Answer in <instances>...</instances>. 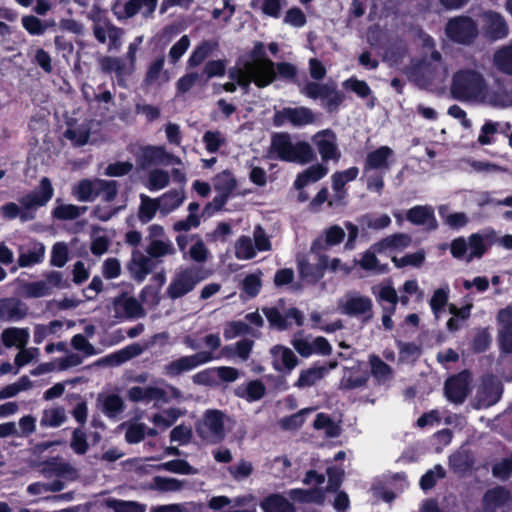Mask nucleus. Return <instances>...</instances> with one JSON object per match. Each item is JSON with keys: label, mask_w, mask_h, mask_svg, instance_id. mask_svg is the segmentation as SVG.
Returning a JSON list of instances; mask_svg holds the SVG:
<instances>
[{"label": "nucleus", "mask_w": 512, "mask_h": 512, "mask_svg": "<svg viewBox=\"0 0 512 512\" xmlns=\"http://www.w3.org/2000/svg\"><path fill=\"white\" fill-rule=\"evenodd\" d=\"M54 189L48 177H43L39 185L18 199L21 207L14 202L1 206V213L7 219L19 218L21 222L32 221L36 218V209L45 206L53 197Z\"/></svg>", "instance_id": "nucleus-1"}, {"label": "nucleus", "mask_w": 512, "mask_h": 512, "mask_svg": "<svg viewBox=\"0 0 512 512\" xmlns=\"http://www.w3.org/2000/svg\"><path fill=\"white\" fill-rule=\"evenodd\" d=\"M483 76L471 69L457 71L452 78L451 94L460 101L476 99L485 90Z\"/></svg>", "instance_id": "nucleus-2"}, {"label": "nucleus", "mask_w": 512, "mask_h": 512, "mask_svg": "<svg viewBox=\"0 0 512 512\" xmlns=\"http://www.w3.org/2000/svg\"><path fill=\"white\" fill-rule=\"evenodd\" d=\"M230 420L218 409H208L202 419L195 424V432L199 438L211 445L222 442L225 438V420Z\"/></svg>", "instance_id": "nucleus-3"}, {"label": "nucleus", "mask_w": 512, "mask_h": 512, "mask_svg": "<svg viewBox=\"0 0 512 512\" xmlns=\"http://www.w3.org/2000/svg\"><path fill=\"white\" fill-rule=\"evenodd\" d=\"M477 23L469 16L460 15L450 18L445 26V34L453 43L472 44L478 36Z\"/></svg>", "instance_id": "nucleus-4"}, {"label": "nucleus", "mask_w": 512, "mask_h": 512, "mask_svg": "<svg viewBox=\"0 0 512 512\" xmlns=\"http://www.w3.org/2000/svg\"><path fill=\"white\" fill-rule=\"evenodd\" d=\"M201 272L202 269L196 266L180 270L167 288L168 297L175 300L193 291L195 286L204 279Z\"/></svg>", "instance_id": "nucleus-5"}, {"label": "nucleus", "mask_w": 512, "mask_h": 512, "mask_svg": "<svg viewBox=\"0 0 512 512\" xmlns=\"http://www.w3.org/2000/svg\"><path fill=\"white\" fill-rule=\"evenodd\" d=\"M181 164L178 156L168 152L164 146L146 145L140 148L136 155V164L140 169H147L152 165Z\"/></svg>", "instance_id": "nucleus-6"}, {"label": "nucleus", "mask_w": 512, "mask_h": 512, "mask_svg": "<svg viewBox=\"0 0 512 512\" xmlns=\"http://www.w3.org/2000/svg\"><path fill=\"white\" fill-rule=\"evenodd\" d=\"M315 120L313 111L305 106L284 107L281 110H276L272 117V123L275 127H282L287 123L294 127H303L313 124Z\"/></svg>", "instance_id": "nucleus-7"}, {"label": "nucleus", "mask_w": 512, "mask_h": 512, "mask_svg": "<svg viewBox=\"0 0 512 512\" xmlns=\"http://www.w3.org/2000/svg\"><path fill=\"white\" fill-rule=\"evenodd\" d=\"M212 352L200 351L193 355L182 356L165 365L164 374L170 378L177 377L184 372L206 364L214 359Z\"/></svg>", "instance_id": "nucleus-8"}, {"label": "nucleus", "mask_w": 512, "mask_h": 512, "mask_svg": "<svg viewBox=\"0 0 512 512\" xmlns=\"http://www.w3.org/2000/svg\"><path fill=\"white\" fill-rule=\"evenodd\" d=\"M340 312L347 316L364 315L365 320L372 318L373 302L370 297L358 292H348L338 303Z\"/></svg>", "instance_id": "nucleus-9"}, {"label": "nucleus", "mask_w": 512, "mask_h": 512, "mask_svg": "<svg viewBox=\"0 0 512 512\" xmlns=\"http://www.w3.org/2000/svg\"><path fill=\"white\" fill-rule=\"evenodd\" d=\"M312 142L316 146L323 162L330 160L338 162L341 158V152L337 145L336 133L330 129L320 130L312 137Z\"/></svg>", "instance_id": "nucleus-10"}, {"label": "nucleus", "mask_w": 512, "mask_h": 512, "mask_svg": "<svg viewBox=\"0 0 512 512\" xmlns=\"http://www.w3.org/2000/svg\"><path fill=\"white\" fill-rule=\"evenodd\" d=\"M470 372L463 370L450 376L444 384L446 398L454 404H462L469 393Z\"/></svg>", "instance_id": "nucleus-11"}, {"label": "nucleus", "mask_w": 512, "mask_h": 512, "mask_svg": "<svg viewBox=\"0 0 512 512\" xmlns=\"http://www.w3.org/2000/svg\"><path fill=\"white\" fill-rule=\"evenodd\" d=\"M114 317L118 320L138 319L145 315L144 308L133 296L122 292L113 299Z\"/></svg>", "instance_id": "nucleus-12"}, {"label": "nucleus", "mask_w": 512, "mask_h": 512, "mask_svg": "<svg viewBox=\"0 0 512 512\" xmlns=\"http://www.w3.org/2000/svg\"><path fill=\"white\" fill-rule=\"evenodd\" d=\"M157 4L158 0H128L123 6V11H118L119 2L117 1L113 4L112 11L118 20H124L134 17L141 8H144L142 14L145 18H149L153 16Z\"/></svg>", "instance_id": "nucleus-13"}, {"label": "nucleus", "mask_w": 512, "mask_h": 512, "mask_svg": "<svg viewBox=\"0 0 512 512\" xmlns=\"http://www.w3.org/2000/svg\"><path fill=\"white\" fill-rule=\"evenodd\" d=\"M483 21V34L487 39L496 41L508 35V25L500 13L495 11L485 12Z\"/></svg>", "instance_id": "nucleus-14"}, {"label": "nucleus", "mask_w": 512, "mask_h": 512, "mask_svg": "<svg viewBox=\"0 0 512 512\" xmlns=\"http://www.w3.org/2000/svg\"><path fill=\"white\" fill-rule=\"evenodd\" d=\"M271 354L273 357V368L284 375L290 374L299 363L295 353L290 348L282 345L274 346L271 349Z\"/></svg>", "instance_id": "nucleus-15"}, {"label": "nucleus", "mask_w": 512, "mask_h": 512, "mask_svg": "<svg viewBox=\"0 0 512 512\" xmlns=\"http://www.w3.org/2000/svg\"><path fill=\"white\" fill-rule=\"evenodd\" d=\"M40 472L47 478L58 477L74 480L78 477L76 469L59 458H52L43 462Z\"/></svg>", "instance_id": "nucleus-16"}, {"label": "nucleus", "mask_w": 512, "mask_h": 512, "mask_svg": "<svg viewBox=\"0 0 512 512\" xmlns=\"http://www.w3.org/2000/svg\"><path fill=\"white\" fill-rule=\"evenodd\" d=\"M251 82L258 88H265L272 84L277 74L275 71V63L271 59H265L264 63H257L250 69Z\"/></svg>", "instance_id": "nucleus-17"}, {"label": "nucleus", "mask_w": 512, "mask_h": 512, "mask_svg": "<svg viewBox=\"0 0 512 512\" xmlns=\"http://www.w3.org/2000/svg\"><path fill=\"white\" fill-rule=\"evenodd\" d=\"M406 220L413 225H427L428 229L435 230L438 223L435 217L434 209L429 205H416L406 212Z\"/></svg>", "instance_id": "nucleus-18"}, {"label": "nucleus", "mask_w": 512, "mask_h": 512, "mask_svg": "<svg viewBox=\"0 0 512 512\" xmlns=\"http://www.w3.org/2000/svg\"><path fill=\"white\" fill-rule=\"evenodd\" d=\"M511 501V493L503 486H497L485 492L482 498L484 512H496Z\"/></svg>", "instance_id": "nucleus-19"}, {"label": "nucleus", "mask_w": 512, "mask_h": 512, "mask_svg": "<svg viewBox=\"0 0 512 512\" xmlns=\"http://www.w3.org/2000/svg\"><path fill=\"white\" fill-rule=\"evenodd\" d=\"M412 238L405 233H395L382 238L372 245V249L378 254L388 250H403L410 246Z\"/></svg>", "instance_id": "nucleus-20"}, {"label": "nucleus", "mask_w": 512, "mask_h": 512, "mask_svg": "<svg viewBox=\"0 0 512 512\" xmlns=\"http://www.w3.org/2000/svg\"><path fill=\"white\" fill-rule=\"evenodd\" d=\"M143 351V348L138 343H132L116 352L98 360L99 364H107L110 366H119L137 356Z\"/></svg>", "instance_id": "nucleus-21"}, {"label": "nucleus", "mask_w": 512, "mask_h": 512, "mask_svg": "<svg viewBox=\"0 0 512 512\" xmlns=\"http://www.w3.org/2000/svg\"><path fill=\"white\" fill-rule=\"evenodd\" d=\"M328 268V257L322 255L316 264H311L308 261H301L298 265L299 274L303 279L312 283H317L323 278L326 269Z\"/></svg>", "instance_id": "nucleus-22"}, {"label": "nucleus", "mask_w": 512, "mask_h": 512, "mask_svg": "<svg viewBox=\"0 0 512 512\" xmlns=\"http://www.w3.org/2000/svg\"><path fill=\"white\" fill-rule=\"evenodd\" d=\"M98 402L101 404V411L109 419H118L125 410V404L122 397L111 393L107 395L100 394Z\"/></svg>", "instance_id": "nucleus-23"}, {"label": "nucleus", "mask_w": 512, "mask_h": 512, "mask_svg": "<svg viewBox=\"0 0 512 512\" xmlns=\"http://www.w3.org/2000/svg\"><path fill=\"white\" fill-rule=\"evenodd\" d=\"M328 171V167L323 164L317 163L311 165L296 176L294 187L297 190H302L309 183H314L321 180L328 174Z\"/></svg>", "instance_id": "nucleus-24"}, {"label": "nucleus", "mask_w": 512, "mask_h": 512, "mask_svg": "<svg viewBox=\"0 0 512 512\" xmlns=\"http://www.w3.org/2000/svg\"><path fill=\"white\" fill-rule=\"evenodd\" d=\"M293 144L288 132L274 133L271 137L270 151L276 154L278 160L288 162Z\"/></svg>", "instance_id": "nucleus-25"}, {"label": "nucleus", "mask_w": 512, "mask_h": 512, "mask_svg": "<svg viewBox=\"0 0 512 512\" xmlns=\"http://www.w3.org/2000/svg\"><path fill=\"white\" fill-rule=\"evenodd\" d=\"M370 373L378 385L390 382L394 377V371L378 355L372 354L369 357Z\"/></svg>", "instance_id": "nucleus-26"}, {"label": "nucleus", "mask_w": 512, "mask_h": 512, "mask_svg": "<svg viewBox=\"0 0 512 512\" xmlns=\"http://www.w3.org/2000/svg\"><path fill=\"white\" fill-rule=\"evenodd\" d=\"M393 155V150L388 146H381L367 154L364 170L387 169L389 167V158Z\"/></svg>", "instance_id": "nucleus-27"}, {"label": "nucleus", "mask_w": 512, "mask_h": 512, "mask_svg": "<svg viewBox=\"0 0 512 512\" xmlns=\"http://www.w3.org/2000/svg\"><path fill=\"white\" fill-rule=\"evenodd\" d=\"M326 376V370L320 369V362H315L311 367L300 371L294 387L304 389L314 386Z\"/></svg>", "instance_id": "nucleus-28"}, {"label": "nucleus", "mask_w": 512, "mask_h": 512, "mask_svg": "<svg viewBox=\"0 0 512 512\" xmlns=\"http://www.w3.org/2000/svg\"><path fill=\"white\" fill-rule=\"evenodd\" d=\"M219 44L216 40H203L198 44L190 54L187 67L195 68L201 65L213 52L218 48Z\"/></svg>", "instance_id": "nucleus-29"}, {"label": "nucleus", "mask_w": 512, "mask_h": 512, "mask_svg": "<svg viewBox=\"0 0 512 512\" xmlns=\"http://www.w3.org/2000/svg\"><path fill=\"white\" fill-rule=\"evenodd\" d=\"M45 246L41 242H34L25 251H21L17 260L19 267H31L43 262Z\"/></svg>", "instance_id": "nucleus-30"}, {"label": "nucleus", "mask_w": 512, "mask_h": 512, "mask_svg": "<svg viewBox=\"0 0 512 512\" xmlns=\"http://www.w3.org/2000/svg\"><path fill=\"white\" fill-rule=\"evenodd\" d=\"M316 158V153L308 142L297 141L292 146L288 162L304 165L313 162Z\"/></svg>", "instance_id": "nucleus-31"}, {"label": "nucleus", "mask_w": 512, "mask_h": 512, "mask_svg": "<svg viewBox=\"0 0 512 512\" xmlns=\"http://www.w3.org/2000/svg\"><path fill=\"white\" fill-rule=\"evenodd\" d=\"M260 507L264 512H295L293 504L278 493L265 497L261 501Z\"/></svg>", "instance_id": "nucleus-32"}, {"label": "nucleus", "mask_w": 512, "mask_h": 512, "mask_svg": "<svg viewBox=\"0 0 512 512\" xmlns=\"http://www.w3.org/2000/svg\"><path fill=\"white\" fill-rule=\"evenodd\" d=\"M373 293L376 295L378 302L388 303V305L382 306L383 314H389V316H393L396 312V307L399 302L398 294L395 288L390 284L383 285L379 288L378 293L375 291H373Z\"/></svg>", "instance_id": "nucleus-33"}, {"label": "nucleus", "mask_w": 512, "mask_h": 512, "mask_svg": "<svg viewBox=\"0 0 512 512\" xmlns=\"http://www.w3.org/2000/svg\"><path fill=\"white\" fill-rule=\"evenodd\" d=\"M0 315L9 321H18L26 317V305L17 299H7L0 305Z\"/></svg>", "instance_id": "nucleus-34"}, {"label": "nucleus", "mask_w": 512, "mask_h": 512, "mask_svg": "<svg viewBox=\"0 0 512 512\" xmlns=\"http://www.w3.org/2000/svg\"><path fill=\"white\" fill-rule=\"evenodd\" d=\"M29 339V333L27 329L17 328V327H9L2 331L1 340L3 345L7 348L11 347H19L23 348Z\"/></svg>", "instance_id": "nucleus-35"}, {"label": "nucleus", "mask_w": 512, "mask_h": 512, "mask_svg": "<svg viewBox=\"0 0 512 512\" xmlns=\"http://www.w3.org/2000/svg\"><path fill=\"white\" fill-rule=\"evenodd\" d=\"M293 501L302 503L322 504L325 500V492L321 487L311 489H292L288 493Z\"/></svg>", "instance_id": "nucleus-36"}, {"label": "nucleus", "mask_w": 512, "mask_h": 512, "mask_svg": "<svg viewBox=\"0 0 512 512\" xmlns=\"http://www.w3.org/2000/svg\"><path fill=\"white\" fill-rule=\"evenodd\" d=\"M502 393L503 387L499 382L492 379L484 381L479 394L480 402L485 407L493 406L500 400Z\"/></svg>", "instance_id": "nucleus-37"}, {"label": "nucleus", "mask_w": 512, "mask_h": 512, "mask_svg": "<svg viewBox=\"0 0 512 512\" xmlns=\"http://www.w3.org/2000/svg\"><path fill=\"white\" fill-rule=\"evenodd\" d=\"M398 360L401 363H415L421 356V346L415 342L396 341Z\"/></svg>", "instance_id": "nucleus-38"}, {"label": "nucleus", "mask_w": 512, "mask_h": 512, "mask_svg": "<svg viewBox=\"0 0 512 512\" xmlns=\"http://www.w3.org/2000/svg\"><path fill=\"white\" fill-rule=\"evenodd\" d=\"M141 203L138 210V218L142 223L150 222L156 215L157 211L161 209L160 200L150 198L142 194L140 196Z\"/></svg>", "instance_id": "nucleus-39"}, {"label": "nucleus", "mask_w": 512, "mask_h": 512, "mask_svg": "<svg viewBox=\"0 0 512 512\" xmlns=\"http://www.w3.org/2000/svg\"><path fill=\"white\" fill-rule=\"evenodd\" d=\"M214 190L232 195L237 187V180L233 173L226 169L217 173L213 178Z\"/></svg>", "instance_id": "nucleus-40"}, {"label": "nucleus", "mask_w": 512, "mask_h": 512, "mask_svg": "<svg viewBox=\"0 0 512 512\" xmlns=\"http://www.w3.org/2000/svg\"><path fill=\"white\" fill-rule=\"evenodd\" d=\"M100 67L104 73H115L118 84L123 85V76L125 74L126 65L122 59L117 57L105 56L100 61Z\"/></svg>", "instance_id": "nucleus-41"}, {"label": "nucleus", "mask_w": 512, "mask_h": 512, "mask_svg": "<svg viewBox=\"0 0 512 512\" xmlns=\"http://www.w3.org/2000/svg\"><path fill=\"white\" fill-rule=\"evenodd\" d=\"M118 188L116 180L96 179V198L101 196L104 202L111 203L118 195Z\"/></svg>", "instance_id": "nucleus-42"}, {"label": "nucleus", "mask_w": 512, "mask_h": 512, "mask_svg": "<svg viewBox=\"0 0 512 512\" xmlns=\"http://www.w3.org/2000/svg\"><path fill=\"white\" fill-rule=\"evenodd\" d=\"M359 174V169L352 166L344 171H336L331 176L332 189L334 192L346 190L345 185L348 182L354 181Z\"/></svg>", "instance_id": "nucleus-43"}, {"label": "nucleus", "mask_w": 512, "mask_h": 512, "mask_svg": "<svg viewBox=\"0 0 512 512\" xmlns=\"http://www.w3.org/2000/svg\"><path fill=\"white\" fill-rule=\"evenodd\" d=\"M369 380V373L364 372H351L348 376L344 375L340 381L339 388L342 390H353L367 385Z\"/></svg>", "instance_id": "nucleus-44"}, {"label": "nucleus", "mask_w": 512, "mask_h": 512, "mask_svg": "<svg viewBox=\"0 0 512 512\" xmlns=\"http://www.w3.org/2000/svg\"><path fill=\"white\" fill-rule=\"evenodd\" d=\"M450 465L457 473H465L469 471L474 460L466 450H458L450 456Z\"/></svg>", "instance_id": "nucleus-45"}, {"label": "nucleus", "mask_w": 512, "mask_h": 512, "mask_svg": "<svg viewBox=\"0 0 512 512\" xmlns=\"http://www.w3.org/2000/svg\"><path fill=\"white\" fill-rule=\"evenodd\" d=\"M51 287L44 280L28 282L23 285V295L26 298H40L50 295Z\"/></svg>", "instance_id": "nucleus-46"}, {"label": "nucleus", "mask_w": 512, "mask_h": 512, "mask_svg": "<svg viewBox=\"0 0 512 512\" xmlns=\"http://www.w3.org/2000/svg\"><path fill=\"white\" fill-rule=\"evenodd\" d=\"M334 84H324L318 83L315 81L307 82L302 90V93L305 94L308 98L311 99H323L328 97L331 94V88Z\"/></svg>", "instance_id": "nucleus-47"}, {"label": "nucleus", "mask_w": 512, "mask_h": 512, "mask_svg": "<svg viewBox=\"0 0 512 512\" xmlns=\"http://www.w3.org/2000/svg\"><path fill=\"white\" fill-rule=\"evenodd\" d=\"M76 198L81 202H90L96 199V180L82 179L74 190Z\"/></svg>", "instance_id": "nucleus-48"}, {"label": "nucleus", "mask_w": 512, "mask_h": 512, "mask_svg": "<svg viewBox=\"0 0 512 512\" xmlns=\"http://www.w3.org/2000/svg\"><path fill=\"white\" fill-rule=\"evenodd\" d=\"M496 67L507 75H512V46L498 50L494 55Z\"/></svg>", "instance_id": "nucleus-49"}, {"label": "nucleus", "mask_w": 512, "mask_h": 512, "mask_svg": "<svg viewBox=\"0 0 512 512\" xmlns=\"http://www.w3.org/2000/svg\"><path fill=\"white\" fill-rule=\"evenodd\" d=\"M226 73V60H209L206 62L201 76H205L204 84L207 83L211 78L222 77Z\"/></svg>", "instance_id": "nucleus-50"}, {"label": "nucleus", "mask_w": 512, "mask_h": 512, "mask_svg": "<svg viewBox=\"0 0 512 512\" xmlns=\"http://www.w3.org/2000/svg\"><path fill=\"white\" fill-rule=\"evenodd\" d=\"M69 260V250L65 242H56L52 246L50 265L62 268Z\"/></svg>", "instance_id": "nucleus-51"}, {"label": "nucleus", "mask_w": 512, "mask_h": 512, "mask_svg": "<svg viewBox=\"0 0 512 512\" xmlns=\"http://www.w3.org/2000/svg\"><path fill=\"white\" fill-rule=\"evenodd\" d=\"M66 420L65 411L62 407L45 410L41 418V425L47 427H59Z\"/></svg>", "instance_id": "nucleus-52"}, {"label": "nucleus", "mask_w": 512, "mask_h": 512, "mask_svg": "<svg viewBox=\"0 0 512 512\" xmlns=\"http://www.w3.org/2000/svg\"><path fill=\"white\" fill-rule=\"evenodd\" d=\"M179 416L180 411L177 408H170L165 410L163 413L154 414L151 421L156 427L166 429L173 425Z\"/></svg>", "instance_id": "nucleus-53"}, {"label": "nucleus", "mask_w": 512, "mask_h": 512, "mask_svg": "<svg viewBox=\"0 0 512 512\" xmlns=\"http://www.w3.org/2000/svg\"><path fill=\"white\" fill-rule=\"evenodd\" d=\"M170 181L167 171L162 169H154L149 172L147 188L150 191H157L168 186Z\"/></svg>", "instance_id": "nucleus-54"}, {"label": "nucleus", "mask_w": 512, "mask_h": 512, "mask_svg": "<svg viewBox=\"0 0 512 512\" xmlns=\"http://www.w3.org/2000/svg\"><path fill=\"white\" fill-rule=\"evenodd\" d=\"M236 257L238 259L250 260L256 256V250L250 237L242 235L235 244Z\"/></svg>", "instance_id": "nucleus-55"}, {"label": "nucleus", "mask_w": 512, "mask_h": 512, "mask_svg": "<svg viewBox=\"0 0 512 512\" xmlns=\"http://www.w3.org/2000/svg\"><path fill=\"white\" fill-rule=\"evenodd\" d=\"M391 260L397 268H403L405 266L420 267L425 261V252L420 250L414 253L406 254L401 258L393 256Z\"/></svg>", "instance_id": "nucleus-56"}, {"label": "nucleus", "mask_w": 512, "mask_h": 512, "mask_svg": "<svg viewBox=\"0 0 512 512\" xmlns=\"http://www.w3.org/2000/svg\"><path fill=\"white\" fill-rule=\"evenodd\" d=\"M359 223L369 229L382 230L391 224V218L387 214L375 217L374 215L367 213L361 216Z\"/></svg>", "instance_id": "nucleus-57"}, {"label": "nucleus", "mask_w": 512, "mask_h": 512, "mask_svg": "<svg viewBox=\"0 0 512 512\" xmlns=\"http://www.w3.org/2000/svg\"><path fill=\"white\" fill-rule=\"evenodd\" d=\"M205 148L209 153H216L226 143L225 137L218 130L206 131L202 138Z\"/></svg>", "instance_id": "nucleus-58"}, {"label": "nucleus", "mask_w": 512, "mask_h": 512, "mask_svg": "<svg viewBox=\"0 0 512 512\" xmlns=\"http://www.w3.org/2000/svg\"><path fill=\"white\" fill-rule=\"evenodd\" d=\"M183 192H179L177 190H171L165 193L160 200L161 210L163 211H173L177 209L184 201Z\"/></svg>", "instance_id": "nucleus-59"}, {"label": "nucleus", "mask_w": 512, "mask_h": 512, "mask_svg": "<svg viewBox=\"0 0 512 512\" xmlns=\"http://www.w3.org/2000/svg\"><path fill=\"white\" fill-rule=\"evenodd\" d=\"M21 22L23 28L33 36L44 34L47 29V24L34 15L23 16Z\"/></svg>", "instance_id": "nucleus-60"}, {"label": "nucleus", "mask_w": 512, "mask_h": 512, "mask_svg": "<svg viewBox=\"0 0 512 512\" xmlns=\"http://www.w3.org/2000/svg\"><path fill=\"white\" fill-rule=\"evenodd\" d=\"M467 243L471 250L468 260L473 258H481L487 251L485 240L479 233L471 234Z\"/></svg>", "instance_id": "nucleus-61"}, {"label": "nucleus", "mask_w": 512, "mask_h": 512, "mask_svg": "<svg viewBox=\"0 0 512 512\" xmlns=\"http://www.w3.org/2000/svg\"><path fill=\"white\" fill-rule=\"evenodd\" d=\"M449 299V288L446 286L445 288H438L434 291L430 301L429 305L432 310V312L437 315L439 312H441L444 307L446 306Z\"/></svg>", "instance_id": "nucleus-62"}, {"label": "nucleus", "mask_w": 512, "mask_h": 512, "mask_svg": "<svg viewBox=\"0 0 512 512\" xmlns=\"http://www.w3.org/2000/svg\"><path fill=\"white\" fill-rule=\"evenodd\" d=\"M63 136L70 140L75 147H82L88 143L90 132L88 129L67 128Z\"/></svg>", "instance_id": "nucleus-63"}, {"label": "nucleus", "mask_w": 512, "mask_h": 512, "mask_svg": "<svg viewBox=\"0 0 512 512\" xmlns=\"http://www.w3.org/2000/svg\"><path fill=\"white\" fill-rule=\"evenodd\" d=\"M105 505L114 512H144L142 506L134 501L107 499Z\"/></svg>", "instance_id": "nucleus-64"}]
</instances>
